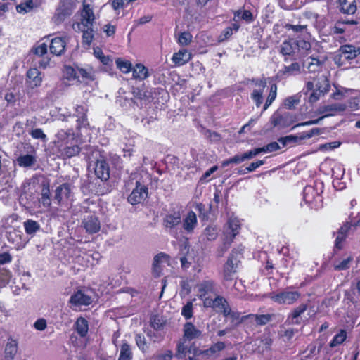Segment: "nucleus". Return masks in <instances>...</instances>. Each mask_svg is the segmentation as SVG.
I'll use <instances>...</instances> for the list:
<instances>
[{
    "instance_id": "obj_1",
    "label": "nucleus",
    "mask_w": 360,
    "mask_h": 360,
    "mask_svg": "<svg viewBox=\"0 0 360 360\" xmlns=\"http://www.w3.org/2000/svg\"><path fill=\"white\" fill-rule=\"evenodd\" d=\"M202 338V331L190 321L186 322L183 326V336L176 343L175 356L179 359L186 358L191 352L195 343L190 342L195 339Z\"/></svg>"
},
{
    "instance_id": "obj_2",
    "label": "nucleus",
    "mask_w": 360,
    "mask_h": 360,
    "mask_svg": "<svg viewBox=\"0 0 360 360\" xmlns=\"http://www.w3.org/2000/svg\"><path fill=\"white\" fill-rule=\"evenodd\" d=\"M198 297L205 308L216 309L225 297L218 295L217 283L212 279H204L198 284Z\"/></svg>"
},
{
    "instance_id": "obj_3",
    "label": "nucleus",
    "mask_w": 360,
    "mask_h": 360,
    "mask_svg": "<svg viewBox=\"0 0 360 360\" xmlns=\"http://www.w3.org/2000/svg\"><path fill=\"white\" fill-rule=\"evenodd\" d=\"M324 184L321 180H315L312 185H307L303 189V200L311 209L319 210L323 207L322 193Z\"/></svg>"
},
{
    "instance_id": "obj_4",
    "label": "nucleus",
    "mask_w": 360,
    "mask_h": 360,
    "mask_svg": "<svg viewBox=\"0 0 360 360\" xmlns=\"http://www.w3.org/2000/svg\"><path fill=\"white\" fill-rule=\"evenodd\" d=\"M53 154L60 159L71 158L77 155L81 148L73 136L67 135L63 139H58L53 142Z\"/></svg>"
},
{
    "instance_id": "obj_5",
    "label": "nucleus",
    "mask_w": 360,
    "mask_h": 360,
    "mask_svg": "<svg viewBox=\"0 0 360 360\" xmlns=\"http://www.w3.org/2000/svg\"><path fill=\"white\" fill-rule=\"evenodd\" d=\"M330 89V81L327 77L321 75L314 82L309 81L306 83L305 94L308 95V101L310 103H314L319 98L329 91Z\"/></svg>"
},
{
    "instance_id": "obj_6",
    "label": "nucleus",
    "mask_w": 360,
    "mask_h": 360,
    "mask_svg": "<svg viewBox=\"0 0 360 360\" xmlns=\"http://www.w3.org/2000/svg\"><path fill=\"white\" fill-rule=\"evenodd\" d=\"M358 219L356 221L354 220L352 217L350 215L349 217V220L343 223V224L340 227V229L336 232L337 236L334 242V248L333 252L334 254L336 253L337 250H341L344 248V245L345 240L348 236V233L352 227H357L360 226V216L359 214L356 216ZM335 234V232L333 233V235Z\"/></svg>"
},
{
    "instance_id": "obj_7",
    "label": "nucleus",
    "mask_w": 360,
    "mask_h": 360,
    "mask_svg": "<svg viewBox=\"0 0 360 360\" xmlns=\"http://www.w3.org/2000/svg\"><path fill=\"white\" fill-rule=\"evenodd\" d=\"M76 8L75 0H60L54 14L55 22L61 23L73 13Z\"/></svg>"
},
{
    "instance_id": "obj_8",
    "label": "nucleus",
    "mask_w": 360,
    "mask_h": 360,
    "mask_svg": "<svg viewBox=\"0 0 360 360\" xmlns=\"http://www.w3.org/2000/svg\"><path fill=\"white\" fill-rule=\"evenodd\" d=\"M301 296L298 291L283 290L278 292H271L269 298L274 302L279 304L291 305L297 302Z\"/></svg>"
},
{
    "instance_id": "obj_9",
    "label": "nucleus",
    "mask_w": 360,
    "mask_h": 360,
    "mask_svg": "<svg viewBox=\"0 0 360 360\" xmlns=\"http://www.w3.org/2000/svg\"><path fill=\"white\" fill-rule=\"evenodd\" d=\"M243 251V248H238V249H233L232 252L229 256L226 263L224 265V278L226 281H231L233 279V275L236 272V269L238 266V262L236 261V258L235 257V254L242 255Z\"/></svg>"
},
{
    "instance_id": "obj_10",
    "label": "nucleus",
    "mask_w": 360,
    "mask_h": 360,
    "mask_svg": "<svg viewBox=\"0 0 360 360\" xmlns=\"http://www.w3.org/2000/svg\"><path fill=\"white\" fill-rule=\"evenodd\" d=\"M48 46L45 43L35 44L31 49V53L35 56L34 59L35 65L39 68L45 69L50 63V58L45 55L47 54Z\"/></svg>"
},
{
    "instance_id": "obj_11",
    "label": "nucleus",
    "mask_w": 360,
    "mask_h": 360,
    "mask_svg": "<svg viewBox=\"0 0 360 360\" xmlns=\"http://www.w3.org/2000/svg\"><path fill=\"white\" fill-rule=\"evenodd\" d=\"M148 196V188L146 185L136 181V186L127 198L128 202L132 205L143 202Z\"/></svg>"
},
{
    "instance_id": "obj_12",
    "label": "nucleus",
    "mask_w": 360,
    "mask_h": 360,
    "mask_svg": "<svg viewBox=\"0 0 360 360\" xmlns=\"http://www.w3.org/2000/svg\"><path fill=\"white\" fill-rule=\"evenodd\" d=\"M241 224L236 217H230L227 221V228L224 231V245L230 246L236 236L239 234Z\"/></svg>"
},
{
    "instance_id": "obj_13",
    "label": "nucleus",
    "mask_w": 360,
    "mask_h": 360,
    "mask_svg": "<svg viewBox=\"0 0 360 360\" xmlns=\"http://www.w3.org/2000/svg\"><path fill=\"white\" fill-rule=\"evenodd\" d=\"M171 257L165 252L157 254L154 258L152 265V274L154 277L159 278L163 275V269L167 266H170Z\"/></svg>"
},
{
    "instance_id": "obj_14",
    "label": "nucleus",
    "mask_w": 360,
    "mask_h": 360,
    "mask_svg": "<svg viewBox=\"0 0 360 360\" xmlns=\"http://www.w3.org/2000/svg\"><path fill=\"white\" fill-rule=\"evenodd\" d=\"M261 153H262V150L261 149V147H259L248 150L243 154H236L232 158L223 160L221 162V167H226L230 164H240L245 160L252 159Z\"/></svg>"
},
{
    "instance_id": "obj_15",
    "label": "nucleus",
    "mask_w": 360,
    "mask_h": 360,
    "mask_svg": "<svg viewBox=\"0 0 360 360\" xmlns=\"http://www.w3.org/2000/svg\"><path fill=\"white\" fill-rule=\"evenodd\" d=\"M297 44H295V39H290L288 40H285L282 44L281 45L280 53L284 57V61L288 62L289 60H296L298 48H297Z\"/></svg>"
},
{
    "instance_id": "obj_16",
    "label": "nucleus",
    "mask_w": 360,
    "mask_h": 360,
    "mask_svg": "<svg viewBox=\"0 0 360 360\" xmlns=\"http://www.w3.org/2000/svg\"><path fill=\"white\" fill-rule=\"evenodd\" d=\"M301 73V66L297 62H293L289 65H284L278 70L274 77L275 82H279L290 76H296Z\"/></svg>"
},
{
    "instance_id": "obj_17",
    "label": "nucleus",
    "mask_w": 360,
    "mask_h": 360,
    "mask_svg": "<svg viewBox=\"0 0 360 360\" xmlns=\"http://www.w3.org/2000/svg\"><path fill=\"white\" fill-rule=\"evenodd\" d=\"M254 84L258 86V89H254L250 94V98L255 103L257 108L261 107L264 102L263 93L266 86V79L263 77L262 79H253Z\"/></svg>"
},
{
    "instance_id": "obj_18",
    "label": "nucleus",
    "mask_w": 360,
    "mask_h": 360,
    "mask_svg": "<svg viewBox=\"0 0 360 360\" xmlns=\"http://www.w3.org/2000/svg\"><path fill=\"white\" fill-rule=\"evenodd\" d=\"M215 309H218L225 318L229 317L232 323L239 324L245 320H242L240 313L238 311H232L227 300L225 298V302H221L219 307Z\"/></svg>"
},
{
    "instance_id": "obj_19",
    "label": "nucleus",
    "mask_w": 360,
    "mask_h": 360,
    "mask_svg": "<svg viewBox=\"0 0 360 360\" xmlns=\"http://www.w3.org/2000/svg\"><path fill=\"white\" fill-rule=\"evenodd\" d=\"M181 217L179 212H173L165 215L162 219V224L166 229H168L171 235L176 234L175 229L181 224Z\"/></svg>"
},
{
    "instance_id": "obj_20",
    "label": "nucleus",
    "mask_w": 360,
    "mask_h": 360,
    "mask_svg": "<svg viewBox=\"0 0 360 360\" xmlns=\"http://www.w3.org/2000/svg\"><path fill=\"white\" fill-rule=\"evenodd\" d=\"M67 41V36L56 37L53 38L49 45L51 53L56 56L63 55L65 51Z\"/></svg>"
},
{
    "instance_id": "obj_21",
    "label": "nucleus",
    "mask_w": 360,
    "mask_h": 360,
    "mask_svg": "<svg viewBox=\"0 0 360 360\" xmlns=\"http://www.w3.org/2000/svg\"><path fill=\"white\" fill-rule=\"evenodd\" d=\"M92 300L91 296L86 294L82 290H78L75 292L69 300V303L75 307L89 306Z\"/></svg>"
},
{
    "instance_id": "obj_22",
    "label": "nucleus",
    "mask_w": 360,
    "mask_h": 360,
    "mask_svg": "<svg viewBox=\"0 0 360 360\" xmlns=\"http://www.w3.org/2000/svg\"><path fill=\"white\" fill-rule=\"evenodd\" d=\"M75 115L77 117V129L88 128L89 122L87 117L88 108L84 105H76Z\"/></svg>"
},
{
    "instance_id": "obj_23",
    "label": "nucleus",
    "mask_w": 360,
    "mask_h": 360,
    "mask_svg": "<svg viewBox=\"0 0 360 360\" xmlns=\"http://www.w3.org/2000/svg\"><path fill=\"white\" fill-rule=\"evenodd\" d=\"M71 194L70 184L63 183L56 188L54 191L53 200L55 203L60 205L64 200H68Z\"/></svg>"
},
{
    "instance_id": "obj_24",
    "label": "nucleus",
    "mask_w": 360,
    "mask_h": 360,
    "mask_svg": "<svg viewBox=\"0 0 360 360\" xmlns=\"http://www.w3.org/2000/svg\"><path fill=\"white\" fill-rule=\"evenodd\" d=\"M82 226L88 233H96L101 229L100 220L96 215H89L83 219Z\"/></svg>"
},
{
    "instance_id": "obj_25",
    "label": "nucleus",
    "mask_w": 360,
    "mask_h": 360,
    "mask_svg": "<svg viewBox=\"0 0 360 360\" xmlns=\"http://www.w3.org/2000/svg\"><path fill=\"white\" fill-rule=\"evenodd\" d=\"M41 72L37 68H30L27 72V84L28 87L34 89L41 86Z\"/></svg>"
},
{
    "instance_id": "obj_26",
    "label": "nucleus",
    "mask_w": 360,
    "mask_h": 360,
    "mask_svg": "<svg viewBox=\"0 0 360 360\" xmlns=\"http://www.w3.org/2000/svg\"><path fill=\"white\" fill-rule=\"evenodd\" d=\"M308 309V304L306 303L300 304L297 307L292 309L290 313L287 316V320L290 324L300 325L301 324V319L300 316L304 314Z\"/></svg>"
},
{
    "instance_id": "obj_27",
    "label": "nucleus",
    "mask_w": 360,
    "mask_h": 360,
    "mask_svg": "<svg viewBox=\"0 0 360 360\" xmlns=\"http://www.w3.org/2000/svg\"><path fill=\"white\" fill-rule=\"evenodd\" d=\"M95 174L102 181H107L110 178V167L105 160H97L95 167Z\"/></svg>"
},
{
    "instance_id": "obj_28",
    "label": "nucleus",
    "mask_w": 360,
    "mask_h": 360,
    "mask_svg": "<svg viewBox=\"0 0 360 360\" xmlns=\"http://www.w3.org/2000/svg\"><path fill=\"white\" fill-rule=\"evenodd\" d=\"M95 20L93 9L89 4H84L81 11V23L84 27H92Z\"/></svg>"
},
{
    "instance_id": "obj_29",
    "label": "nucleus",
    "mask_w": 360,
    "mask_h": 360,
    "mask_svg": "<svg viewBox=\"0 0 360 360\" xmlns=\"http://www.w3.org/2000/svg\"><path fill=\"white\" fill-rule=\"evenodd\" d=\"M198 225L196 214L193 211H189L183 220L182 226L187 233H191Z\"/></svg>"
},
{
    "instance_id": "obj_30",
    "label": "nucleus",
    "mask_w": 360,
    "mask_h": 360,
    "mask_svg": "<svg viewBox=\"0 0 360 360\" xmlns=\"http://www.w3.org/2000/svg\"><path fill=\"white\" fill-rule=\"evenodd\" d=\"M340 56L346 60H352L360 55V47L356 48L351 44L341 46L340 49Z\"/></svg>"
},
{
    "instance_id": "obj_31",
    "label": "nucleus",
    "mask_w": 360,
    "mask_h": 360,
    "mask_svg": "<svg viewBox=\"0 0 360 360\" xmlns=\"http://www.w3.org/2000/svg\"><path fill=\"white\" fill-rule=\"evenodd\" d=\"M323 62L318 57L309 56L303 62V67L307 68L309 72H319L323 65Z\"/></svg>"
},
{
    "instance_id": "obj_32",
    "label": "nucleus",
    "mask_w": 360,
    "mask_h": 360,
    "mask_svg": "<svg viewBox=\"0 0 360 360\" xmlns=\"http://www.w3.org/2000/svg\"><path fill=\"white\" fill-rule=\"evenodd\" d=\"M192 58V54L186 49H181L178 52L174 53L172 56V60L177 66H181L187 63Z\"/></svg>"
},
{
    "instance_id": "obj_33",
    "label": "nucleus",
    "mask_w": 360,
    "mask_h": 360,
    "mask_svg": "<svg viewBox=\"0 0 360 360\" xmlns=\"http://www.w3.org/2000/svg\"><path fill=\"white\" fill-rule=\"evenodd\" d=\"M133 78L139 81H143L150 75V71L143 64L136 63L132 68Z\"/></svg>"
},
{
    "instance_id": "obj_34",
    "label": "nucleus",
    "mask_w": 360,
    "mask_h": 360,
    "mask_svg": "<svg viewBox=\"0 0 360 360\" xmlns=\"http://www.w3.org/2000/svg\"><path fill=\"white\" fill-rule=\"evenodd\" d=\"M74 328L80 338H85L89 332V322L84 317L79 316L75 322Z\"/></svg>"
},
{
    "instance_id": "obj_35",
    "label": "nucleus",
    "mask_w": 360,
    "mask_h": 360,
    "mask_svg": "<svg viewBox=\"0 0 360 360\" xmlns=\"http://www.w3.org/2000/svg\"><path fill=\"white\" fill-rule=\"evenodd\" d=\"M340 11L343 14L353 15L356 11V0H339Z\"/></svg>"
},
{
    "instance_id": "obj_36",
    "label": "nucleus",
    "mask_w": 360,
    "mask_h": 360,
    "mask_svg": "<svg viewBox=\"0 0 360 360\" xmlns=\"http://www.w3.org/2000/svg\"><path fill=\"white\" fill-rule=\"evenodd\" d=\"M18 352V342L12 338L8 339L4 349L5 360H13Z\"/></svg>"
},
{
    "instance_id": "obj_37",
    "label": "nucleus",
    "mask_w": 360,
    "mask_h": 360,
    "mask_svg": "<svg viewBox=\"0 0 360 360\" xmlns=\"http://www.w3.org/2000/svg\"><path fill=\"white\" fill-rule=\"evenodd\" d=\"M271 314H250L242 316V320L254 319L257 325L263 326L266 325L271 321Z\"/></svg>"
},
{
    "instance_id": "obj_38",
    "label": "nucleus",
    "mask_w": 360,
    "mask_h": 360,
    "mask_svg": "<svg viewBox=\"0 0 360 360\" xmlns=\"http://www.w3.org/2000/svg\"><path fill=\"white\" fill-rule=\"evenodd\" d=\"M41 197L40 202L44 206L49 207L51 205V193H50V185L47 181H44L41 184Z\"/></svg>"
},
{
    "instance_id": "obj_39",
    "label": "nucleus",
    "mask_w": 360,
    "mask_h": 360,
    "mask_svg": "<svg viewBox=\"0 0 360 360\" xmlns=\"http://www.w3.org/2000/svg\"><path fill=\"white\" fill-rule=\"evenodd\" d=\"M353 261L352 256H348L347 258L343 259L342 261L337 259H333V269L335 271L347 270L350 267V264Z\"/></svg>"
},
{
    "instance_id": "obj_40",
    "label": "nucleus",
    "mask_w": 360,
    "mask_h": 360,
    "mask_svg": "<svg viewBox=\"0 0 360 360\" xmlns=\"http://www.w3.org/2000/svg\"><path fill=\"white\" fill-rule=\"evenodd\" d=\"M211 207V205H210L209 208L207 209L205 205L202 202L196 203L195 208L198 212V217L202 221H207L209 219Z\"/></svg>"
},
{
    "instance_id": "obj_41",
    "label": "nucleus",
    "mask_w": 360,
    "mask_h": 360,
    "mask_svg": "<svg viewBox=\"0 0 360 360\" xmlns=\"http://www.w3.org/2000/svg\"><path fill=\"white\" fill-rule=\"evenodd\" d=\"M117 68L124 74L129 73L132 70L133 66L129 60L123 59L122 58H117L115 60Z\"/></svg>"
},
{
    "instance_id": "obj_42",
    "label": "nucleus",
    "mask_w": 360,
    "mask_h": 360,
    "mask_svg": "<svg viewBox=\"0 0 360 360\" xmlns=\"http://www.w3.org/2000/svg\"><path fill=\"white\" fill-rule=\"evenodd\" d=\"M25 231L27 235H33L40 229L39 224L32 219H27L23 222Z\"/></svg>"
},
{
    "instance_id": "obj_43",
    "label": "nucleus",
    "mask_w": 360,
    "mask_h": 360,
    "mask_svg": "<svg viewBox=\"0 0 360 360\" xmlns=\"http://www.w3.org/2000/svg\"><path fill=\"white\" fill-rule=\"evenodd\" d=\"M86 30H82V44L84 47H89L94 38V30L92 27H84Z\"/></svg>"
},
{
    "instance_id": "obj_44",
    "label": "nucleus",
    "mask_w": 360,
    "mask_h": 360,
    "mask_svg": "<svg viewBox=\"0 0 360 360\" xmlns=\"http://www.w3.org/2000/svg\"><path fill=\"white\" fill-rule=\"evenodd\" d=\"M35 162V157L30 154L20 155L17 158V162L20 167H28L34 165Z\"/></svg>"
},
{
    "instance_id": "obj_45",
    "label": "nucleus",
    "mask_w": 360,
    "mask_h": 360,
    "mask_svg": "<svg viewBox=\"0 0 360 360\" xmlns=\"http://www.w3.org/2000/svg\"><path fill=\"white\" fill-rule=\"evenodd\" d=\"M347 339V332L344 329L340 330L329 342L330 347H335L343 343Z\"/></svg>"
},
{
    "instance_id": "obj_46",
    "label": "nucleus",
    "mask_w": 360,
    "mask_h": 360,
    "mask_svg": "<svg viewBox=\"0 0 360 360\" xmlns=\"http://www.w3.org/2000/svg\"><path fill=\"white\" fill-rule=\"evenodd\" d=\"M233 14L235 17L237 16L240 18L247 23H251L255 20L253 14L250 10L238 9Z\"/></svg>"
},
{
    "instance_id": "obj_47",
    "label": "nucleus",
    "mask_w": 360,
    "mask_h": 360,
    "mask_svg": "<svg viewBox=\"0 0 360 360\" xmlns=\"http://www.w3.org/2000/svg\"><path fill=\"white\" fill-rule=\"evenodd\" d=\"M277 96V85L276 83L270 85L269 95L263 106V110H266L274 102Z\"/></svg>"
},
{
    "instance_id": "obj_48",
    "label": "nucleus",
    "mask_w": 360,
    "mask_h": 360,
    "mask_svg": "<svg viewBox=\"0 0 360 360\" xmlns=\"http://www.w3.org/2000/svg\"><path fill=\"white\" fill-rule=\"evenodd\" d=\"M321 134V129L319 128H312L311 129L298 133L297 134L300 141L305 139H309L314 136H317Z\"/></svg>"
},
{
    "instance_id": "obj_49",
    "label": "nucleus",
    "mask_w": 360,
    "mask_h": 360,
    "mask_svg": "<svg viewBox=\"0 0 360 360\" xmlns=\"http://www.w3.org/2000/svg\"><path fill=\"white\" fill-rule=\"evenodd\" d=\"M265 163V161L264 160H259L256 162H251L248 167H246L243 169H240L238 172V174L243 175L246 174L249 172H252L255 171L257 168L259 167L260 166L263 165Z\"/></svg>"
},
{
    "instance_id": "obj_50",
    "label": "nucleus",
    "mask_w": 360,
    "mask_h": 360,
    "mask_svg": "<svg viewBox=\"0 0 360 360\" xmlns=\"http://www.w3.org/2000/svg\"><path fill=\"white\" fill-rule=\"evenodd\" d=\"M203 235L207 240L212 241L217 239L218 231L216 226H208L203 231Z\"/></svg>"
},
{
    "instance_id": "obj_51",
    "label": "nucleus",
    "mask_w": 360,
    "mask_h": 360,
    "mask_svg": "<svg viewBox=\"0 0 360 360\" xmlns=\"http://www.w3.org/2000/svg\"><path fill=\"white\" fill-rule=\"evenodd\" d=\"M357 22L355 20H338L333 27V32L335 34H342L345 32L344 25H356Z\"/></svg>"
},
{
    "instance_id": "obj_52",
    "label": "nucleus",
    "mask_w": 360,
    "mask_h": 360,
    "mask_svg": "<svg viewBox=\"0 0 360 360\" xmlns=\"http://www.w3.org/2000/svg\"><path fill=\"white\" fill-rule=\"evenodd\" d=\"M95 56L99 59V60L102 63L103 65L106 66H112V60L109 56H105L103 53L102 50L99 49L98 51H94Z\"/></svg>"
},
{
    "instance_id": "obj_53",
    "label": "nucleus",
    "mask_w": 360,
    "mask_h": 360,
    "mask_svg": "<svg viewBox=\"0 0 360 360\" xmlns=\"http://www.w3.org/2000/svg\"><path fill=\"white\" fill-rule=\"evenodd\" d=\"M193 36L188 32H183L179 34L178 43L181 46H188L192 41Z\"/></svg>"
},
{
    "instance_id": "obj_54",
    "label": "nucleus",
    "mask_w": 360,
    "mask_h": 360,
    "mask_svg": "<svg viewBox=\"0 0 360 360\" xmlns=\"http://www.w3.org/2000/svg\"><path fill=\"white\" fill-rule=\"evenodd\" d=\"M181 315L186 319H190L193 316V305L191 301L187 303L182 307Z\"/></svg>"
},
{
    "instance_id": "obj_55",
    "label": "nucleus",
    "mask_w": 360,
    "mask_h": 360,
    "mask_svg": "<svg viewBox=\"0 0 360 360\" xmlns=\"http://www.w3.org/2000/svg\"><path fill=\"white\" fill-rule=\"evenodd\" d=\"M77 82H87L88 80L92 79L90 73L86 71V70L84 68H77Z\"/></svg>"
},
{
    "instance_id": "obj_56",
    "label": "nucleus",
    "mask_w": 360,
    "mask_h": 360,
    "mask_svg": "<svg viewBox=\"0 0 360 360\" xmlns=\"http://www.w3.org/2000/svg\"><path fill=\"white\" fill-rule=\"evenodd\" d=\"M209 348L212 356H217L220 352L223 351L226 348V344L224 342L218 341L217 342L212 344Z\"/></svg>"
},
{
    "instance_id": "obj_57",
    "label": "nucleus",
    "mask_w": 360,
    "mask_h": 360,
    "mask_svg": "<svg viewBox=\"0 0 360 360\" xmlns=\"http://www.w3.org/2000/svg\"><path fill=\"white\" fill-rule=\"evenodd\" d=\"M34 7L33 1L27 0L25 3H22L16 6V11L19 13H27Z\"/></svg>"
},
{
    "instance_id": "obj_58",
    "label": "nucleus",
    "mask_w": 360,
    "mask_h": 360,
    "mask_svg": "<svg viewBox=\"0 0 360 360\" xmlns=\"http://www.w3.org/2000/svg\"><path fill=\"white\" fill-rule=\"evenodd\" d=\"M135 340L137 347L141 349L142 352H146L148 347L147 345L146 338L142 334H136L135 336Z\"/></svg>"
},
{
    "instance_id": "obj_59",
    "label": "nucleus",
    "mask_w": 360,
    "mask_h": 360,
    "mask_svg": "<svg viewBox=\"0 0 360 360\" xmlns=\"http://www.w3.org/2000/svg\"><path fill=\"white\" fill-rule=\"evenodd\" d=\"M120 356L132 359L133 354L131 347L127 341H124L121 345Z\"/></svg>"
},
{
    "instance_id": "obj_60",
    "label": "nucleus",
    "mask_w": 360,
    "mask_h": 360,
    "mask_svg": "<svg viewBox=\"0 0 360 360\" xmlns=\"http://www.w3.org/2000/svg\"><path fill=\"white\" fill-rule=\"evenodd\" d=\"M65 75L68 80H77V70L71 66H65Z\"/></svg>"
},
{
    "instance_id": "obj_61",
    "label": "nucleus",
    "mask_w": 360,
    "mask_h": 360,
    "mask_svg": "<svg viewBox=\"0 0 360 360\" xmlns=\"http://www.w3.org/2000/svg\"><path fill=\"white\" fill-rule=\"evenodd\" d=\"M116 25H112L111 23L105 24L103 27V32L108 37H113L116 32Z\"/></svg>"
},
{
    "instance_id": "obj_62",
    "label": "nucleus",
    "mask_w": 360,
    "mask_h": 360,
    "mask_svg": "<svg viewBox=\"0 0 360 360\" xmlns=\"http://www.w3.org/2000/svg\"><path fill=\"white\" fill-rule=\"evenodd\" d=\"M349 106L353 110H356L360 109V93L355 96H352L349 99Z\"/></svg>"
},
{
    "instance_id": "obj_63",
    "label": "nucleus",
    "mask_w": 360,
    "mask_h": 360,
    "mask_svg": "<svg viewBox=\"0 0 360 360\" xmlns=\"http://www.w3.org/2000/svg\"><path fill=\"white\" fill-rule=\"evenodd\" d=\"M30 135L34 139H41L42 141H45L46 139V135L40 128L32 129L30 131Z\"/></svg>"
},
{
    "instance_id": "obj_64",
    "label": "nucleus",
    "mask_w": 360,
    "mask_h": 360,
    "mask_svg": "<svg viewBox=\"0 0 360 360\" xmlns=\"http://www.w3.org/2000/svg\"><path fill=\"white\" fill-rule=\"evenodd\" d=\"M279 142L283 146H285L288 143H297L300 141L297 135H290L285 137H281L278 139Z\"/></svg>"
}]
</instances>
